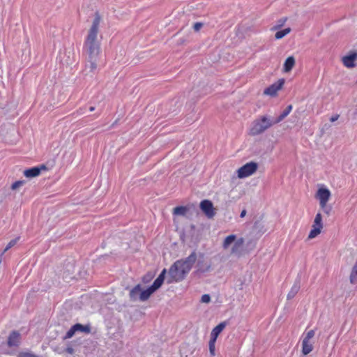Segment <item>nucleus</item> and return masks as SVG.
Wrapping results in <instances>:
<instances>
[{
    "label": "nucleus",
    "mask_w": 357,
    "mask_h": 357,
    "mask_svg": "<svg viewBox=\"0 0 357 357\" xmlns=\"http://www.w3.org/2000/svg\"><path fill=\"white\" fill-rule=\"evenodd\" d=\"M339 118V115L338 114H335L334 116H332L330 119V121L331 122H335V121H337Z\"/></svg>",
    "instance_id": "e433bc0d"
},
{
    "label": "nucleus",
    "mask_w": 357,
    "mask_h": 357,
    "mask_svg": "<svg viewBox=\"0 0 357 357\" xmlns=\"http://www.w3.org/2000/svg\"><path fill=\"white\" fill-rule=\"evenodd\" d=\"M244 244V239L243 238H238L235 241L234 245L231 249V253H236L237 251L242 248Z\"/></svg>",
    "instance_id": "393cba45"
},
{
    "label": "nucleus",
    "mask_w": 357,
    "mask_h": 357,
    "mask_svg": "<svg viewBox=\"0 0 357 357\" xmlns=\"http://www.w3.org/2000/svg\"><path fill=\"white\" fill-rule=\"evenodd\" d=\"M357 59V53H352L342 57V63L347 68L355 66L354 61Z\"/></svg>",
    "instance_id": "f8f14e48"
},
{
    "label": "nucleus",
    "mask_w": 357,
    "mask_h": 357,
    "mask_svg": "<svg viewBox=\"0 0 357 357\" xmlns=\"http://www.w3.org/2000/svg\"><path fill=\"white\" fill-rule=\"evenodd\" d=\"M226 325L225 322H221L217 325L211 333V339L217 340L219 334L225 329Z\"/></svg>",
    "instance_id": "4468645a"
},
{
    "label": "nucleus",
    "mask_w": 357,
    "mask_h": 357,
    "mask_svg": "<svg viewBox=\"0 0 357 357\" xmlns=\"http://www.w3.org/2000/svg\"><path fill=\"white\" fill-rule=\"evenodd\" d=\"M24 183V181H17L12 184L11 189L16 190L18 188H20V186H22Z\"/></svg>",
    "instance_id": "7c9ffc66"
},
{
    "label": "nucleus",
    "mask_w": 357,
    "mask_h": 357,
    "mask_svg": "<svg viewBox=\"0 0 357 357\" xmlns=\"http://www.w3.org/2000/svg\"><path fill=\"white\" fill-rule=\"evenodd\" d=\"M99 56H88L86 68H89L91 72H93L97 68V62Z\"/></svg>",
    "instance_id": "f3484780"
},
{
    "label": "nucleus",
    "mask_w": 357,
    "mask_h": 357,
    "mask_svg": "<svg viewBox=\"0 0 357 357\" xmlns=\"http://www.w3.org/2000/svg\"><path fill=\"white\" fill-rule=\"evenodd\" d=\"M152 277H153V276H152V275H151V274L148 275H146V276H144V278H143V281H144V282H148L151 278H152Z\"/></svg>",
    "instance_id": "4c0bfd02"
},
{
    "label": "nucleus",
    "mask_w": 357,
    "mask_h": 357,
    "mask_svg": "<svg viewBox=\"0 0 357 357\" xmlns=\"http://www.w3.org/2000/svg\"><path fill=\"white\" fill-rule=\"evenodd\" d=\"M21 342V335L17 331H13L7 340V344L9 347H17Z\"/></svg>",
    "instance_id": "9d476101"
},
{
    "label": "nucleus",
    "mask_w": 357,
    "mask_h": 357,
    "mask_svg": "<svg viewBox=\"0 0 357 357\" xmlns=\"http://www.w3.org/2000/svg\"><path fill=\"white\" fill-rule=\"evenodd\" d=\"M323 229V224H317L315 222H313L312 228L310 231V234L308 235V238L312 239L315 237H317L321 231V229Z\"/></svg>",
    "instance_id": "2eb2a0df"
},
{
    "label": "nucleus",
    "mask_w": 357,
    "mask_h": 357,
    "mask_svg": "<svg viewBox=\"0 0 357 357\" xmlns=\"http://www.w3.org/2000/svg\"><path fill=\"white\" fill-rule=\"evenodd\" d=\"M76 331L79 332H83L85 333H91V326L89 325H82L81 324H75Z\"/></svg>",
    "instance_id": "b1692460"
},
{
    "label": "nucleus",
    "mask_w": 357,
    "mask_h": 357,
    "mask_svg": "<svg viewBox=\"0 0 357 357\" xmlns=\"http://www.w3.org/2000/svg\"><path fill=\"white\" fill-rule=\"evenodd\" d=\"M292 110V106L288 105L286 109L278 116V117L274 121V123H278L281 122L285 117H287Z\"/></svg>",
    "instance_id": "412c9836"
},
{
    "label": "nucleus",
    "mask_w": 357,
    "mask_h": 357,
    "mask_svg": "<svg viewBox=\"0 0 357 357\" xmlns=\"http://www.w3.org/2000/svg\"><path fill=\"white\" fill-rule=\"evenodd\" d=\"M236 238V236L234 234H231V235L227 236L225 238L223 244H222V247L224 248V249L228 248L229 247V245L235 241Z\"/></svg>",
    "instance_id": "4be33fe9"
},
{
    "label": "nucleus",
    "mask_w": 357,
    "mask_h": 357,
    "mask_svg": "<svg viewBox=\"0 0 357 357\" xmlns=\"http://www.w3.org/2000/svg\"><path fill=\"white\" fill-rule=\"evenodd\" d=\"M246 215V211L245 210H243L240 214V217L241 218H243L245 217V215Z\"/></svg>",
    "instance_id": "ea45409f"
},
{
    "label": "nucleus",
    "mask_w": 357,
    "mask_h": 357,
    "mask_svg": "<svg viewBox=\"0 0 357 357\" xmlns=\"http://www.w3.org/2000/svg\"><path fill=\"white\" fill-rule=\"evenodd\" d=\"M20 240V236L11 240L8 244L6 246L2 254L5 253L6 251H8L9 249H10L12 247H13L15 245H16V243H17V241Z\"/></svg>",
    "instance_id": "cd10ccee"
},
{
    "label": "nucleus",
    "mask_w": 357,
    "mask_h": 357,
    "mask_svg": "<svg viewBox=\"0 0 357 357\" xmlns=\"http://www.w3.org/2000/svg\"><path fill=\"white\" fill-rule=\"evenodd\" d=\"M349 279L351 284H355L357 282V261L352 268Z\"/></svg>",
    "instance_id": "5701e85b"
},
{
    "label": "nucleus",
    "mask_w": 357,
    "mask_h": 357,
    "mask_svg": "<svg viewBox=\"0 0 357 357\" xmlns=\"http://www.w3.org/2000/svg\"><path fill=\"white\" fill-rule=\"evenodd\" d=\"M77 332L75 326L73 325L71 328L67 331L64 336V339H70Z\"/></svg>",
    "instance_id": "c85d7f7f"
},
{
    "label": "nucleus",
    "mask_w": 357,
    "mask_h": 357,
    "mask_svg": "<svg viewBox=\"0 0 357 357\" xmlns=\"http://www.w3.org/2000/svg\"><path fill=\"white\" fill-rule=\"evenodd\" d=\"M215 342L216 340L210 339L208 347H209V351L211 356H215Z\"/></svg>",
    "instance_id": "c756f323"
},
{
    "label": "nucleus",
    "mask_w": 357,
    "mask_h": 357,
    "mask_svg": "<svg viewBox=\"0 0 357 357\" xmlns=\"http://www.w3.org/2000/svg\"><path fill=\"white\" fill-rule=\"evenodd\" d=\"M197 261L195 265L197 273H204L211 270V264L210 262L205 261L204 255L203 253H199V258H197Z\"/></svg>",
    "instance_id": "0eeeda50"
},
{
    "label": "nucleus",
    "mask_w": 357,
    "mask_h": 357,
    "mask_svg": "<svg viewBox=\"0 0 357 357\" xmlns=\"http://www.w3.org/2000/svg\"><path fill=\"white\" fill-rule=\"evenodd\" d=\"M99 115H100V114H96V117L99 116Z\"/></svg>",
    "instance_id": "37998d69"
},
{
    "label": "nucleus",
    "mask_w": 357,
    "mask_h": 357,
    "mask_svg": "<svg viewBox=\"0 0 357 357\" xmlns=\"http://www.w3.org/2000/svg\"><path fill=\"white\" fill-rule=\"evenodd\" d=\"M78 114H83L85 113V109H83V108H80L78 111H77Z\"/></svg>",
    "instance_id": "58836bf2"
},
{
    "label": "nucleus",
    "mask_w": 357,
    "mask_h": 357,
    "mask_svg": "<svg viewBox=\"0 0 357 357\" xmlns=\"http://www.w3.org/2000/svg\"><path fill=\"white\" fill-rule=\"evenodd\" d=\"M186 213V208L184 206H176L174 208V214L184 215Z\"/></svg>",
    "instance_id": "bb28decb"
},
{
    "label": "nucleus",
    "mask_w": 357,
    "mask_h": 357,
    "mask_svg": "<svg viewBox=\"0 0 357 357\" xmlns=\"http://www.w3.org/2000/svg\"><path fill=\"white\" fill-rule=\"evenodd\" d=\"M17 357H38L33 353L30 352H20Z\"/></svg>",
    "instance_id": "2f4dec72"
},
{
    "label": "nucleus",
    "mask_w": 357,
    "mask_h": 357,
    "mask_svg": "<svg viewBox=\"0 0 357 357\" xmlns=\"http://www.w3.org/2000/svg\"><path fill=\"white\" fill-rule=\"evenodd\" d=\"M258 169V164L255 162H250L237 170V176L239 178L248 177L256 172Z\"/></svg>",
    "instance_id": "39448f33"
},
{
    "label": "nucleus",
    "mask_w": 357,
    "mask_h": 357,
    "mask_svg": "<svg viewBox=\"0 0 357 357\" xmlns=\"http://www.w3.org/2000/svg\"><path fill=\"white\" fill-rule=\"evenodd\" d=\"M295 65V59L294 56H289L284 61L283 71L288 73L291 70Z\"/></svg>",
    "instance_id": "dca6fc26"
},
{
    "label": "nucleus",
    "mask_w": 357,
    "mask_h": 357,
    "mask_svg": "<svg viewBox=\"0 0 357 357\" xmlns=\"http://www.w3.org/2000/svg\"><path fill=\"white\" fill-rule=\"evenodd\" d=\"M67 352L69 353V354H73V348H68L67 349Z\"/></svg>",
    "instance_id": "a19ab883"
},
{
    "label": "nucleus",
    "mask_w": 357,
    "mask_h": 357,
    "mask_svg": "<svg viewBox=\"0 0 357 357\" xmlns=\"http://www.w3.org/2000/svg\"><path fill=\"white\" fill-rule=\"evenodd\" d=\"M284 84V79H280L278 82L273 83L268 87H267L264 91V93L270 96H276L278 91L282 89Z\"/></svg>",
    "instance_id": "1a4fd4ad"
},
{
    "label": "nucleus",
    "mask_w": 357,
    "mask_h": 357,
    "mask_svg": "<svg viewBox=\"0 0 357 357\" xmlns=\"http://www.w3.org/2000/svg\"><path fill=\"white\" fill-rule=\"evenodd\" d=\"M290 32H291V29L289 27L286 28L283 30L278 31V32H276V33L275 35V38L278 40L281 39L283 37H284L286 35L289 33Z\"/></svg>",
    "instance_id": "a878e982"
},
{
    "label": "nucleus",
    "mask_w": 357,
    "mask_h": 357,
    "mask_svg": "<svg viewBox=\"0 0 357 357\" xmlns=\"http://www.w3.org/2000/svg\"><path fill=\"white\" fill-rule=\"evenodd\" d=\"M314 330H310L303 333L302 340V354L303 355H307L313 350L314 347L311 340L314 337Z\"/></svg>",
    "instance_id": "423d86ee"
},
{
    "label": "nucleus",
    "mask_w": 357,
    "mask_h": 357,
    "mask_svg": "<svg viewBox=\"0 0 357 357\" xmlns=\"http://www.w3.org/2000/svg\"><path fill=\"white\" fill-rule=\"evenodd\" d=\"M197 258L196 251H192L188 257L176 261L169 269L167 283L183 280L197 261Z\"/></svg>",
    "instance_id": "f257e3e1"
},
{
    "label": "nucleus",
    "mask_w": 357,
    "mask_h": 357,
    "mask_svg": "<svg viewBox=\"0 0 357 357\" xmlns=\"http://www.w3.org/2000/svg\"><path fill=\"white\" fill-rule=\"evenodd\" d=\"M211 301V297L208 294H204L201 298V301L204 303H208Z\"/></svg>",
    "instance_id": "72a5a7b5"
},
{
    "label": "nucleus",
    "mask_w": 357,
    "mask_h": 357,
    "mask_svg": "<svg viewBox=\"0 0 357 357\" xmlns=\"http://www.w3.org/2000/svg\"><path fill=\"white\" fill-rule=\"evenodd\" d=\"M287 21V18L284 17V18H282L280 20H278V24L274 27V29H278L280 26H282Z\"/></svg>",
    "instance_id": "f704fd0d"
},
{
    "label": "nucleus",
    "mask_w": 357,
    "mask_h": 357,
    "mask_svg": "<svg viewBox=\"0 0 357 357\" xmlns=\"http://www.w3.org/2000/svg\"><path fill=\"white\" fill-rule=\"evenodd\" d=\"M274 124V121L266 116H262L252 123L250 133L254 136L259 135Z\"/></svg>",
    "instance_id": "7ed1b4c3"
},
{
    "label": "nucleus",
    "mask_w": 357,
    "mask_h": 357,
    "mask_svg": "<svg viewBox=\"0 0 357 357\" xmlns=\"http://www.w3.org/2000/svg\"><path fill=\"white\" fill-rule=\"evenodd\" d=\"M300 289V283L299 282H296L294 285L291 287L290 291H289L287 294V299L291 300L292 299L296 294L298 292Z\"/></svg>",
    "instance_id": "aec40b11"
},
{
    "label": "nucleus",
    "mask_w": 357,
    "mask_h": 357,
    "mask_svg": "<svg viewBox=\"0 0 357 357\" xmlns=\"http://www.w3.org/2000/svg\"><path fill=\"white\" fill-rule=\"evenodd\" d=\"M314 222H315L316 225L317 224H323L322 223V217H321V215L320 213H317V215H315Z\"/></svg>",
    "instance_id": "473e14b6"
},
{
    "label": "nucleus",
    "mask_w": 357,
    "mask_h": 357,
    "mask_svg": "<svg viewBox=\"0 0 357 357\" xmlns=\"http://www.w3.org/2000/svg\"><path fill=\"white\" fill-rule=\"evenodd\" d=\"M89 110L90 112H93V111H94V110H95V107H93V106L90 107H89Z\"/></svg>",
    "instance_id": "79ce46f5"
},
{
    "label": "nucleus",
    "mask_w": 357,
    "mask_h": 357,
    "mask_svg": "<svg viewBox=\"0 0 357 357\" xmlns=\"http://www.w3.org/2000/svg\"><path fill=\"white\" fill-rule=\"evenodd\" d=\"M155 291L153 290V289L151 286L145 290H142L139 294V300L141 301H146L151 296V295Z\"/></svg>",
    "instance_id": "a211bd4d"
},
{
    "label": "nucleus",
    "mask_w": 357,
    "mask_h": 357,
    "mask_svg": "<svg viewBox=\"0 0 357 357\" xmlns=\"http://www.w3.org/2000/svg\"><path fill=\"white\" fill-rule=\"evenodd\" d=\"M42 169H46V167L44 165H40V167H33L30 169H25L24 171V175L26 178H33L38 176Z\"/></svg>",
    "instance_id": "9b49d317"
},
{
    "label": "nucleus",
    "mask_w": 357,
    "mask_h": 357,
    "mask_svg": "<svg viewBox=\"0 0 357 357\" xmlns=\"http://www.w3.org/2000/svg\"><path fill=\"white\" fill-rule=\"evenodd\" d=\"M331 196V191L324 185H321L319 188L315 195V197L319 202L321 208L327 215H329L332 210V207L331 206H327V203L330 199Z\"/></svg>",
    "instance_id": "20e7f679"
},
{
    "label": "nucleus",
    "mask_w": 357,
    "mask_h": 357,
    "mask_svg": "<svg viewBox=\"0 0 357 357\" xmlns=\"http://www.w3.org/2000/svg\"><path fill=\"white\" fill-rule=\"evenodd\" d=\"M100 20L101 17L100 15L96 13L83 46V50L86 53L88 56H99L100 48V44L97 41V36Z\"/></svg>",
    "instance_id": "f03ea898"
},
{
    "label": "nucleus",
    "mask_w": 357,
    "mask_h": 357,
    "mask_svg": "<svg viewBox=\"0 0 357 357\" xmlns=\"http://www.w3.org/2000/svg\"><path fill=\"white\" fill-rule=\"evenodd\" d=\"M166 273H167V270L165 268H164L161 271V273H160L158 277L155 280V281L151 286L153 289V290L156 291L161 287V285L162 284V283L164 282Z\"/></svg>",
    "instance_id": "ddd939ff"
},
{
    "label": "nucleus",
    "mask_w": 357,
    "mask_h": 357,
    "mask_svg": "<svg viewBox=\"0 0 357 357\" xmlns=\"http://www.w3.org/2000/svg\"><path fill=\"white\" fill-rule=\"evenodd\" d=\"M203 26V24L201 23V22H196L194 26H193V28H194V30L195 31H199V29Z\"/></svg>",
    "instance_id": "c9c22d12"
},
{
    "label": "nucleus",
    "mask_w": 357,
    "mask_h": 357,
    "mask_svg": "<svg viewBox=\"0 0 357 357\" xmlns=\"http://www.w3.org/2000/svg\"><path fill=\"white\" fill-rule=\"evenodd\" d=\"M142 291V288L140 284H137L130 291V297L131 300L135 301L137 298H139V294Z\"/></svg>",
    "instance_id": "6ab92c4d"
},
{
    "label": "nucleus",
    "mask_w": 357,
    "mask_h": 357,
    "mask_svg": "<svg viewBox=\"0 0 357 357\" xmlns=\"http://www.w3.org/2000/svg\"><path fill=\"white\" fill-rule=\"evenodd\" d=\"M200 208L208 218H213L215 215V208L211 201L208 199L202 200L200 202Z\"/></svg>",
    "instance_id": "6e6552de"
}]
</instances>
